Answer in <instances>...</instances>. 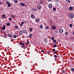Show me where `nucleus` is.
Listing matches in <instances>:
<instances>
[{
  "label": "nucleus",
  "mask_w": 74,
  "mask_h": 74,
  "mask_svg": "<svg viewBox=\"0 0 74 74\" xmlns=\"http://www.w3.org/2000/svg\"><path fill=\"white\" fill-rule=\"evenodd\" d=\"M56 39H54L53 41V43L55 44V43H56Z\"/></svg>",
  "instance_id": "obj_18"
},
{
  "label": "nucleus",
  "mask_w": 74,
  "mask_h": 74,
  "mask_svg": "<svg viewBox=\"0 0 74 74\" xmlns=\"http://www.w3.org/2000/svg\"><path fill=\"white\" fill-rule=\"evenodd\" d=\"M19 33L20 36H21V35H22V34H23V32H22V31H20L19 32Z\"/></svg>",
  "instance_id": "obj_9"
},
{
  "label": "nucleus",
  "mask_w": 74,
  "mask_h": 74,
  "mask_svg": "<svg viewBox=\"0 0 74 74\" xmlns=\"http://www.w3.org/2000/svg\"><path fill=\"white\" fill-rule=\"evenodd\" d=\"M55 53H57V51H55Z\"/></svg>",
  "instance_id": "obj_51"
},
{
  "label": "nucleus",
  "mask_w": 74,
  "mask_h": 74,
  "mask_svg": "<svg viewBox=\"0 0 74 74\" xmlns=\"http://www.w3.org/2000/svg\"><path fill=\"white\" fill-rule=\"evenodd\" d=\"M1 3L0 2V5H1Z\"/></svg>",
  "instance_id": "obj_52"
},
{
  "label": "nucleus",
  "mask_w": 74,
  "mask_h": 74,
  "mask_svg": "<svg viewBox=\"0 0 74 74\" xmlns=\"http://www.w3.org/2000/svg\"><path fill=\"white\" fill-rule=\"evenodd\" d=\"M57 2H58L59 1V0H56Z\"/></svg>",
  "instance_id": "obj_48"
},
{
  "label": "nucleus",
  "mask_w": 74,
  "mask_h": 74,
  "mask_svg": "<svg viewBox=\"0 0 74 74\" xmlns=\"http://www.w3.org/2000/svg\"><path fill=\"white\" fill-rule=\"evenodd\" d=\"M54 57H55V58H57V57H58V56L56 55H54Z\"/></svg>",
  "instance_id": "obj_34"
},
{
  "label": "nucleus",
  "mask_w": 74,
  "mask_h": 74,
  "mask_svg": "<svg viewBox=\"0 0 74 74\" xmlns=\"http://www.w3.org/2000/svg\"><path fill=\"white\" fill-rule=\"evenodd\" d=\"M45 27V29H46V30L48 29V28H49V27H48V26H46Z\"/></svg>",
  "instance_id": "obj_27"
},
{
  "label": "nucleus",
  "mask_w": 74,
  "mask_h": 74,
  "mask_svg": "<svg viewBox=\"0 0 74 74\" xmlns=\"http://www.w3.org/2000/svg\"><path fill=\"white\" fill-rule=\"evenodd\" d=\"M69 10H70V11H71L73 10V7L72 6H71L69 8Z\"/></svg>",
  "instance_id": "obj_5"
},
{
  "label": "nucleus",
  "mask_w": 74,
  "mask_h": 74,
  "mask_svg": "<svg viewBox=\"0 0 74 74\" xmlns=\"http://www.w3.org/2000/svg\"><path fill=\"white\" fill-rule=\"evenodd\" d=\"M8 37H12V35H10L9 34H8Z\"/></svg>",
  "instance_id": "obj_16"
},
{
  "label": "nucleus",
  "mask_w": 74,
  "mask_h": 74,
  "mask_svg": "<svg viewBox=\"0 0 74 74\" xmlns=\"http://www.w3.org/2000/svg\"><path fill=\"white\" fill-rule=\"evenodd\" d=\"M41 51L42 52H44V51L43 50H41Z\"/></svg>",
  "instance_id": "obj_43"
},
{
  "label": "nucleus",
  "mask_w": 74,
  "mask_h": 74,
  "mask_svg": "<svg viewBox=\"0 0 74 74\" xmlns=\"http://www.w3.org/2000/svg\"><path fill=\"white\" fill-rule=\"evenodd\" d=\"M3 0V1H5V0Z\"/></svg>",
  "instance_id": "obj_53"
},
{
  "label": "nucleus",
  "mask_w": 74,
  "mask_h": 74,
  "mask_svg": "<svg viewBox=\"0 0 74 74\" xmlns=\"http://www.w3.org/2000/svg\"><path fill=\"white\" fill-rule=\"evenodd\" d=\"M51 39L52 40H54V38L53 37H51Z\"/></svg>",
  "instance_id": "obj_39"
},
{
  "label": "nucleus",
  "mask_w": 74,
  "mask_h": 74,
  "mask_svg": "<svg viewBox=\"0 0 74 74\" xmlns=\"http://www.w3.org/2000/svg\"><path fill=\"white\" fill-rule=\"evenodd\" d=\"M23 33H25V34H27V30H23Z\"/></svg>",
  "instance_id": "obj_4"
},
{
  "label": "nucleus",
  "mask_w": 74,
  "mask_h": 74,
  "mask_svg": "<svg viewBox=\"0 0 74 74\" xmlns=\"http://www.w3.org/2000/svg\"><path fill=\"white\" fill-rule=\"evenodd\" d=\"M69 27H73V25H72V24H70L69 25Z\"/></svg>",
  "instance_id": "obj_24"
},
{
  "label": "nucleus",
  "mask_w": 74,
  "mask_h": 74,
  "mask_svg": "<svg viewBox=\"0 0 74 74\" xmlns=\"http://www.w3.org/2000/svg\"><path fill=\"white\" fill-rule=\"evenodd\" d=\"M2 18H5V15H3L2 16Z\"/></svg>",
  "instance_id": "obj_22"
},
{
  "label": "nucleus",
  "mask_w": 74,
  "mask_h": 74,
  "mask_svg": "<svg viewBox=\"0 0 74 74\" xmlns=\"http://www.w3.org/2000/svg\"><path fill=\"white\" fill-rule=\"evenodd\" d=\"M9 21H11L12 20V18H9Z\"/></svg>",
  "instance_id": "obj_36"
},
{
  "label": "nucleus",
  "mask_w": 74,
  "mask_h": 74,
  "mask_svg": "<svg viewBox=\"0 0 74 74\" xmlns=\"http://www.w3.org/2000/svg\"><path fill=\"white\" fill-rule=\"evenodd\" d=\"M66 1L68 3H70V0H66Z\"/></svg>",
  "instance_id": "obj_35"
},
{
  "label": "nucleus",
  "mask_w": 74,
  "mask_h": 74,
  "mask_svg": "<svg viewBox=\"0 0 74 74\" xmlns=\"http://www.w3.org/2000/svg\"><path fill=\"white\" fill-rule=\"evenodd\" d=\"M36 21L37 22H38L40 21V19H36Z\"/></svg>",
  "instance_id": "obj_30"
},
{
  "label": "nucleus",
  "mask_w": 74,
  "mask_h": 74,
  "mask_svg": "<svg viewBox=\"0 0 74 74\" xmlns=\"http://www.w3.org/2000/svg\"><path fill=\"white\" fill-rule=\"evenodd\" d=\"M22 48H23V49H26V48H27V47H26L25 46H23V47H21Z\"/></svg>",
  "instance_id": "obj_19"
},
{
  "label": "nucleus",
  "mask_w": 74,
  "mask_h": 74,
  "mask_svg": "<svg viewBox=\"0 0 74 74\" xmlns=\"http://www.w3.org/2000/svg\"><path fill=\"white\" fill-rule=\"evenodd\" d=\"M21 5H22V6H25V4L23 3H21L20 4Z\"/></svg>",
  "instance_id": "obj_12"
},
{
  "label": "nucleus",
  "mask_w": 74,
  "mask_h": 74,
  "mask_svg": "<svg viewBox=\"0 0 74 74\" xmlns=\"http://www.w3.org/2000/svg\"><path fill=\"white\" fill-rule=\"evenodd\" d=\"M71 71H73V72L74 71V69L73 68H72L71 69Z\"/></svg>",
  "instance_id": "obj_28"
},
{
  "label": "nucleus",
  "mask_w": 74,
  "mask_h": 74,
  "mask_svg": "<svg viewBox=\"0 0 74 74\" xmlns=\"http://www.w3.org/2000/svg\"><path fill=\"white\" fill-rule=\"evenodd\" d=\"M2 26V25L1 24H0V27H1Z\"/></svg>",
  "instance_id": "obj_44"
},
{
  "label": "nucleus",
  "mask_w": 74,
  "mask_h": 74,
  "mask_svg": "<svg viewBox=\"0 0 74 74\" xmlns=\"http://www.w3.org/2000/svg\"><path fill=\"white\" fill-rule=\"evenodd\" d=\"M65 34H66V35H67V34H68V32H66Z\"/></svg>",
  "instance_id": "obj_41"
},
{
  "label": "nucleus",
  "mask_w": 74,
  "mask_h": 74,
  "mask_svg": "<svg viewBox=\"0 0 74 74\" xmlns=\"http://www.w3.org/2000/svg\"><path fill=\"white\" fill-rule=\"evenodd\" d=\"M2 30H5V25H3L2 28Z\"/></svg>",
  "instance_id": "obj_11"
},
{
  "label": "nucleus",
  "mask_w": 74,
  "mask_h": 74,
  "mask_svg": "<svg viewBox=\"0 0 74 74\" xmlns=\"http://www.w3.org/2000/svg\"><path fill=\"white\" fill-rule=\"evenodd\" d=\"M32 30H33V29L32 28H30L29 29V30L30 32H32Z\"/></svg>",
  "instance_id": "obj_26"
},
{
  "label": "nucleus",
  "mask_w": 74,
  "mask_h": 74,
  "mask_svg": "<svg viewBox=\"0 0 74 74\" xmlns=\"http://www.w3.org/2000/svg\"><path fill=\"white\" fill-rule=\"evenodd\" d=\"M12 18H15V16L13 15H12Z\"/></svg>",
  "instance_id": "obj_29"
},
{
  "label": "nucleus",
  "mask_w": 74,
  "mask_h": 74,
  "mask_svg": "<svg viewBox=\"0 0 74 74\" xmlns=\"http://www.w3.org/2000/svg\"><path fill=\"white\" fill-rule=\"evenodd\" d=\"M53 10H54V11H55V10H56V8H53Z\"/></svg>",
  "instance_id": "obj_38"
},
{
  "label": "nucleus",
  "mask_w": 74,
  "mask_h": 74,
  "mask_svg": "<svg viewBox=\"0 0 74 74\" xmlns=\"http://www.w3.org/2000/svg\"><path fill=\"white\" fill-rule=\"evenodd\" d=\"M55 33H56V34H57L58 33V32L57 31H56L54 32Z\"/></svg>",
  "instance_id": "obj_31"
},
{
  "label": "nucleus",
  "mask_w": 74,
  "mask_h": 74,
  "mask_svg": "<svg viewBox=\"0 0 74 74\" xmlns=\"http://www.w3.org/2000/svg\"><path fill=\"white\" fill-rule=\"evenodd\" d=\"M34 16L33 14H32L31 15V17L32 18H34Z\"/></svg>",
  "instance_id": "obj_23"
},
{
  "label": "nucleus",
  "mask_w": 74,
  "mask_h": 74,
  "mask_svg": "<svg viewBox=\"0 0 74 74\" xmlns=\"http://www.w3.org/2000/svg\"><path fill=\"white\" fill-rule=\"evenodd\" d=\"M14 27L17 29V28H18V27L17 25H16L14 26Z\"/></svg>",
  "instance_id": "obj_33"
},
{
  "label": "nucleus",
  "mask_w": 74,
  "mask_h": 74,
  "mask_svg": "<svg viewBox=\"0 0 74 74\" xmlns=\"http://www.w3.org/2000/svg\"><path fill=\"white\" fill-rule=\"evenodd\" d=\"M24 24V22L23 21L20 24V27H21L22 26V25L23 24Z\"/></svg>",
  "instance_id": "obj_6"
},
{
  "label": "nucleus",
  "mask_w": 74,
  "mask_h": 74,
  "mask_svg": "<svg viewBox=\"0 0 74 74\" xmlns=\"http://www.w3.org/2000/svg\"><path fill=\"white\" fill-rule=\"evenodd\" d=\"M43 41L45 42H48V40L46 39H44Z\"/></svg>",
  "instance_id": "obj_10"
},
{
  "label": "nucleus",
  "mask_w": 74,
  "mask_h": 74,
  "mask_svg": "<svg viewBox=\"0 0 74 74\" xmlns=\"http://www.w3.org/2000/svg\"><path fill=\"white\" fill-rule=\"evenodd\" d=\"M32 11H36V9H35V8H33L32 9Z\"/></svg>",
  "instance_id": "obj_37"
},
{
  "label": "nucleus",
  "mask_w": 74,
  "mask_h": 74,
  "mask_svg": "<svg viewBox=\"0 0 74 74\" xmlns=\"http://www.w3.org/2000/svg\"><path fill=\"white\" fill-rule=\"evenodd\" d=\"M52 7V4H49V8H51Z\"/></svg>",
  "instance_id": "obj_13"
},
{
  "label": "nucleus",
  "mask_w": 74,
  "mask_h": 74,
  "mask_svg": "<svg viewBox=\"0 0 74 74\" xmlns=\"http://www.w3.org/2000/svg\"><path fill=\"white\" fill-rule=\"evenodd\" d=\"M37 8L38 9H41V7L40 5H38L37 6Z\"/></svg>",
  "instance_id": "obj_15"
},
{
  "label": "nucleus",
  "mask_w": 74,
  "mask_h": 74,
  "mask_svg": "<svg viewBox=\"0 0 74 74\" xmlns=\"http://www.w3.org/2000/svg\"><path fill=\"white\" fill-rule=\"evenodd\" d=\"M9 48H10V47H7V49H9Z\"/></svg>",
  "instance_id": "obj_45"
},
{
  "label": "nucleus",
  "mask_w": 74,
  "mask_h": 74,
  "mask_svg": "<svg viewBox=\"0 0 74 74\" xmlns=\"http://www.w3.org/2000/svg\"><path fill=\"white\" fill-rule=\"evenodd\" d=\"M53 47H57V45L55 44H54L53 45Z\"/></svg>",
  "instance_id": "obj_25"
},
{
  "label": "nucleus",
  "mask_w": 74,
  "mask_h": 74,
  "mask_svg": "<svg viewBox=\"0 0 74 74\" xmlns=\"http://www.w3.org/2000/svg\"><path fill=\"white\" fill-rule=\"evenodd\" d=\"M49 52H50V51H49Z\"/></svg>",
  "instance_id": "obj_55"
},
{
  "label": "nucleus",
  "mask_w": 74,
  "mask_h": 74,
  "mask_svg": "<svg viewBox=\"0 0 74 74\" xmlns=\"http://www.w3.org/2000/svg\"><path fill=\"white\" fill-rule=\"evenodd\" d=\"M47 1H51V0H47Z\"/></svg>",
  "instance_id": "obj_49"
},
{
  "label": "nucleus",
  "mask_w": 74,
  "mask_h": 74,
  "mask_svg": "<svg viewBox=\"0 0 74 74\" xmlns=\"http://www.w3.org/2000/svg\"><path fill=\"white\" fill-rule=\"evenodd\" d=\"M3 33L4 34H5V33L6 32H5V31H3Z\"/></svg>",
  "instance_id": "obj_47"
},
{
  "label": "nucleus",
  "mask_w": 74,
  "mask_h": 74,
  "mask_svg": "<svg viewBox=\"0 0 74 74\" xmlns=\"http://www.w3.org/2000/svg\"><path fill=\"white\" fill-rule=\"evenodd\" d=\"M59 32L60 33H63V30L61 29L59 30Z\"/></svg>",
  "instance_id": "obj_7"
},
{
  "label": "nucleus",
  "mask_w": 74,
  "mask_h": 74,
  "mask_svg": "<svg viewBox=\"0 0 74 74\" xmlns=\"http://www.w3.org/2000/svg\"><path fill=\"white\" fill-rule=\"evenodd\" d=\"M20 45H21L22 46H21V47H23L24 46H25V43H23L22 42H21L19 44Z\"/></svg>",
  "instance_id": "obj_3"
},
{
  "label": "nucleus",
  "mask_w": 74,
  "mask_h": 74,
  "mask_svg": "<svg viewBox=\"0 0 74 74\" xmlns=\"http://www.w3.org/2000/svg\"><path fill=\"white\" fill-rule=\"evenodd\" d=\"M62 72L63 73H64V71H62Z\"/></svg>",
  "instance_id": "obj_46"
},
{
  "label": "nucleus",
  "mask_w": 74,
  "mask_h": 74,
  "mask_svg": "<svg viewBox=\"0 0 74 74\" xmlns=\"http://www.w3.org/2000/svg\"><path fill=\"white\" fill-rule=\"evenodd\" d=\"M13 1H14L15 3H18V2L17 1V0H13Z\"/></svg>",
  "instance_id": "obj_17"
},
{
  "label": "nucleus",
  "mask_w": 74,
  "mask_h": 74,
  "mask_svg": "<svg viewBox=\"0 0 74 74\" xmlns=\"http://www.w3.org/2000/svg\"><path fill=\"white\" fill-rule=\"evenodd\" d=\"M27 45H28V44H29V42H27V43H26Z\"/></svg>",
  "instance_id": "obj_40"
},
{
  "label": "nucleus",
  "mask_w": 74,
  "mask_h": 74,
  "mask_svg": "<svg viewBox=\"0 0 74 74\" xmlns=\"http://www.w3.org/2000/svg\"><path fill=\"white\" fill-rule=\"evenodd\" d=\"M17 37L15 35H14L13 36V37L14 38H16Z\"/></svg>",
  "instance_id": "obj_21"
},
{
  "label": "nucleus",
  "mask_w": 74,
  "mask_h": 74,
  "mask_svg": "<svg viewBox=\"0 0 74 74\" xmlns=\"http://www.w3.org/2000/svg\"><path fill=\"white\" fill-rule=\"evenodd\" d=\"M42 26H43V25H40V29H42V28H43V27Z\"/></svg>",
  "instance_id": "obj_20"
},
{
  "label": "nucleus",
  "mask_w": 74,
  "mask_h": 74,
  "mask_svg": "<svg viewBox=\"0 0 74 74\" xmlns=\"http://www.w3.org/2000/svg\"><path fill=\"white\" fill-rule=\"evenodd\" d=\"M52 51H55L56 50H55V49H52Z\"/></svg>",
  "instance_id": "obj_42"
},
{
  "label": "nucleus",
  "mask_w": 74,
  "mask_h": 74,
  "mask_svg": "<svg viewBox=\"0 0 74 74\" xmlns=\"http://www.w3.org/2000/svg\"><path fill=\"white\" fill-rule=\"evenodd\" d=\"M3 37H4V38H7V37H5V36H3Z\"/></svg>",
  "instance_id": "obj_50"
},
{
  "label": "nucleus",
  "mask_w": 74,
  "mask_h": 74,
  "mask_svg": "<svg viewBox=\"0 0 74 74\" xmlns=\"http://www.w3.org/2000/svg\"><path fill=\"white\" fill-rule=\"evenodd\" d=\"M6 5H8V7H11V3H10V2L7 1V2H6Z\"/></svg>",
  "instance_id": "obj_1"
},
{
  "label": "nucleus",
  "mask_w": 74,
  "mask_h": 74,
  "mask_svg": "<svg viewBox=\"0 0 74 74\" xmlns=\"http://www.w3.org/2000/svg\"><path fill=\"white\" fill-rule=\"evenodd\" d=\"M74 14L73 13H71L70 14V16L71 18H74Z\"/></svg>",
  "instance_id": "obj_2"
},
{
  "label": "nucleus",
  "mask_w": 74,
  "mask_h": 74,
  "mask_svg": "<svg viewBox=\"0 0 74 74\" xmlns=\"http://www.w3.org/2000/svg\"><path fill=\"white\" fill-rule=\"evenodd\" d=\"M1 22V20H0V22Z\"/></svg>",
  "instance_id": "obj_54"
},
{
  "label": "nucleus",
  "mask_w": 74,
  "mask_h": 74,
  "mask_svg": "<svg viewBox=\"0 0 74 74\" xmlns=\"http://www.w3.org/2000/svg\"><path fill=\"white\" fill-rule=\"evenodd\" d=\"M52 29L53 30H55L56 29V27L55 26L53 25L52 27Z\"/></svg>",
  "instance_id": "obj_8"
},
{
  "label": "nucleus",
  "mask_w": 74,
  "mask_h": 74,
  "mask_svg": "<svg viewBox=\"0 0 74 74\" xmlns=\"http://www.w3.org/2000/svg\"><path fill=\"white\" fill-rule=\"evenodd\" d=\"M10 24L9 23H8L7 24V26H10Z\"/></svg>",
  "instance_id": "obj_32"
},
{
  "label": "nucleus",
  "mask_w": 74,
  "mask_h": 74,
  "mask_svg": "<svg viewBox=\"0 0 74 74\" xmlns=\"http://www.w3.org/2000/svg\"><path fill=\"white\" fill-rule=\"evenodd\" d=\"M31 36H33V34H29L28 36V37H30V38H31Z\"/></svg>",
  "instance_id": "obj_14"
}]
</instances>
